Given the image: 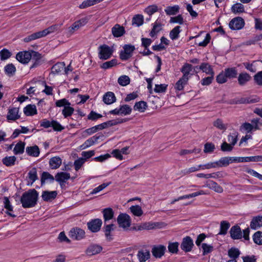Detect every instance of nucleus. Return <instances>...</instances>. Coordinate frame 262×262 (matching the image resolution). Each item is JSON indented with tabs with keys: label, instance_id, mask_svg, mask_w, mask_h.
<instances>
[{
	"label": "nucleus",
	"instance_id": "nucleus-5",
	"mask_svg": "<svg viewBox=\"0 0 262 262\" xmlns=\"http://www.w3.org/2000/svg\"><path fill=\"white\" fill-rule=\"evenodd\" d=\"M85 232L84 230L79 227L72 228L69 232V236L74 240L80 241L85 236Z\"/></svg>",
	"mask_w": 262,
	"mask_h": 262
},
{
	"label": "nucleus",
	"instance_id": "nucleus-31",
	"mask_svg": "<svg viewBox=\"0 0 262 262\" xmlns=\"http://www.w3.org/2000/svg\"><path fill=\"white\" fill-rule=\"evenodd\" d=\"M206 186L217 193H222L223 192V188L213 181H209L206 184Z\"/></svg>",
	"mask_w": 262,
	"mask_h": 262
},
{
	"label": "nucleus",
	"instance_id": "nucleus-34",
	"mask_svg": "<svg viewBox=\"0 0 262 262\" xmlns=\"http://www.w3.org/2000/svg\"><path fill=\"white\" fill-rule=\"evenodd\" d=\"M224 71L228 79H233L237 77V70L235 67L226 68Z\"/></svg>",
	"mask_w": 262,
	"mask_h": 262
},
{
	"label": "nucleus",
	"instance_id": "nucleus-46",
	"mask_svg": "<svg viewBox=\"0 0 262 262\" xmlns=\"http://www.w3.org/2000/svg\"><path fill=\"white\" fill-rule=\"evenodd\" d=\"M28 177L31 184L38 179L37 169L35 167L32 168L28 172Z\"/></svg>",
	"mask_w": 262,
	"mask_h": 262
},
{
	"label": "nucleus",
	"instance_id": "nucleus-29",
	"mask_svg": "<svg viewBox=\"0 0 262 262\" xmlns=\"http://www.w3.org/2000/svg\"><path fill=\"white\" fill-rule=\"evenodd\" d=\"M65 69L64 62H57L51 68V73L53 74H59Z\"/></svg>",
	"mask_w": 262,
	"mask_h": 262
},
{
	"label": "nucleus",
	"instance_id": "nucleus-44",
	"mask_svg": "<svg viewBox=\"0 0 262 262\" xmlns=\"http://www.w3.org/2000/svg\"><path fill=\"white\" fill-rule=\"evenodd\" d=\"M188 79L181 77L176 83L174 88L177 90L182 91L183 90L184 85L188 83Z\"/></svg>",
	"mask_w": 262,
	"mask_h": 262
},
{
	"label": "nucleus",
	"instance_id": "nucleus-21",
	"mask_svg": "<svg viewBox=\"0 0 262 262\" xmlns=\"http://www.w3.org/2000/svg\"><path fill=\"white\" fill-rule=\"evenodd\" d=\"M19 110L17 107H13L9 108L7 115V119L8 120L15 121L20 118V115L18 114Z\"/></svg>",
	"mask_w": 262,
	"mask_h": 262
},
{
	"label": "nucleus",
	"instance_id": "nucleus-20",
	"mask_svg": "<svg viewBox=\"0 0 262 262\" xmlns=\"http://www.w3.org/2000/svg\"><path fill=\"white\" fill-rule=\"evenodd\" d=\"M192 68L193 67L191 64L185 63L181 69V72L183 73L182 77L189 80L190 75H192V74H190Z\"/></svg>",
	"mask_w": 262,
	"mask_h": 262
},
{
	"label": "nucleus",
	"instance_id": "nucleus-61",
	"mask_svg": "<svg viewBox=\"0 0 262 262\" xmlns=\"http://www.w3.org/2000/svg\"><path fill=\"white\" fill-rule=\"evenodd\" d=\"M117 63V60L116 59H113L110 61H108L104 62L101 67L104 69H107L116 66Z\"/></svg>",
	"mask_w": 262,
	"mask_h": 262
},
{
	"label": "nucleus",
	"instance_id": "nucleus-57",
	"mask_svg": "<svg viewBox=\"0 0 262 262\" xmlns=\"http://www.w3.org/2000/svg\"><path fill=\"white\" fill-rule=\"evenodd\" d=\"M74 111L73 107L70 106V105L66 106L62 111V114L64 118H67L71 116Z\"/></svg>",
	"mask_w": 262,
	"mask_h": 262
},
{
	"label": "nucleus",
	"instance_id": "nucleus-38",
	"mask_svg": "<svg viewBox=\"0 0 262 262\" xmlns=\"http://www.w3.org/2000/svg\"><path fill=\"white\" fill-rule=\"evenodd\" d=\"M144 22L143 16L142 14H136L132 18V25L140 27Z\"/></svg>",
	"mask_w": 262,
	"mask_h": 262
},
{
	"label": "nucleus",
	"instance_id": "nucleus-62",
	"mask_svg": "<svg viewBox=\"0 0 262 262\" xmlns=\"http://www.w3.org/2000/svg\"><path fill=\"white\" fill-rule=\"evenodd\" d=\"M202 248L203 249V255L210 253L213 250V247L212 246L208 245L206 243L202 244Z\"/></svg>",
	"mask_w": 262,
	"mask_h": 262
},
{
	"label": "nucleus",
	"instance_id": "nucleus-23",
	"mask_svg": "<svg viewBox=\"0 0 262 262\" xmlns=\"http://www.w3.org/2000/svg\"><path fill=\"white\" fill-rule=\"evenodd\" d=\"M116 101V98L114 93L107 92L103 96V101L104 103L110 105Z\"/></svg>",
	"mask_w": 262,
	"mask_h": 262
},
{
	"label": "nucleus",
	"instance_id": "nucleus-25",
	"mask_svg": "<svg viewBox=\"0 0 262 262\" xmlns=\"http://www.w3.org/2000/svg\"><path fill=\"white\" fill-rule=\"evenodd\" d=\"M236 158V157H223L216 161L217 167L227 166L230 163L235 162L234 159Z\"/></svg>",
	"mask_w": 262,
	"mask_h": 262
},
{
	"label": "nucleus",
	"instance_id": "nucleus-48",
	"mask_svg": "<svg viewBox=\"0 0 262 262\" xmlns=\"http://www.w3.org/2000/svg\"><path fill=\"white\" fill-rule=\"evenodd\" d=\"M258 101V98H252L251 97H247V98H241L238 99L236 103L238 104H248V103H253Z\"/></svg>",
	"mask_w": 262,
	"mask_h": 262
},
{
	"label": "nucleus",
	"instance_id": "nucleus-63",
	"mask_svg": "<svg viewBox=\"0 0 262 262\" xmlns=\"http://www.w3.org/2000/svg\"><path fill=\"white\" fill-rule=\"evenodd\" d=\"M158 10L157 6L155 5L148 6L145 9L144 12L149 15L151 16L154 13L157 12Z\"/></svg>",
	"mask_w": 262,
	"mask_h": 262
},
{
	"label": "nucleus",
	"instance_id": "nucleus-6",
	"mask_svg": "<svg viewBox=\"0 0 262 262\" xmlns=\"http://www.w3.org/2000/svg\"><path fill=\"white\" fill-rule=\"evenodd\" d=\"M119 227L123 229L128 228L131 224L130 216L126 213L120 214L117 219Z\"/></svg>",
	"mask_w": 262,
	"mask_h": 262
},
{
	"label": "nucleus",
	"instance_id": "nucleus-39",
	"mask_svg": "<svg viewBox=\"0 0 262 262\" xmlns=\"http://www.w3.org/2000/svg\"><path fill=\"white\" fill-rule=\"evenodd\" d=\"M180 7L178 5L168 6L164 11L167 15H174L179 12Z\"/></svg>",
	"mask_w": 262,
	"mask_h": 262
},
{
	"label": "nucleus",
	"instance_id": "nucleus-19",
	"mask_svg": "<svg viewBox=\"0 0 262 262\" xmlns=\"http://www.w3.org/2000/svg\"><path fill=\"white\" fill-rule=\"evenodd\" d=\"M112 33L115 37H120L125 33V30L124 27L117 24L112 28Z\"/></svg>",
	"mask_w": 262,
	"mask_h": 262
},
{
	"label": "nucleus",
	"instance_id": "nucleus-56",
	"mask_svg": "<svg viewBox=\"0 0 262 262\" xmlns=\"http://www.w3.org/2000/svg\"><path fill=\"white\" fill-rule=\"evenodd\" d=\"M228 78L225 71L221 72L216 78V82L219 84H223L227 81Z\"/></svg>",
	"mask_w": 262,
	"mask_h": 262
},
{
	"label": "nucleus",
	"instance_id": "nucleus-52",
	"mask_svg": "<svg viewBox=\"0 0 262 262\" xmlns=\"http://www.w3.org/2000/svg\"><path fill=\"white\" fill-rule=\"evenodd\" d=\"M231 11L234 13H241L244 12V6L241 3H236L231 7Z\"/></svg>",
	"mask_w": 262,
	"mask_h": 262
},
{
	"label": "nucleus",
	"instance_id": "nucleus-35",
	"mask_svg": "<svg viewBox=\"0 0 262 262\" xmlns=\"http://www.w3.org/2000/svg\"><path fill=\"white\" fill-rule=\"evenodd\" d=\"M24 114L27 116H33L37 114V110L35 105L29 104L24 108Z\"/></svg>",
	"mask_w": 262,
	"mask_h": 262
},
{
	"label": "nucleus",
	"instance_id": "nucleus-59",
	"mask_svg": "<svg viewBox=\"0 0 262 262\" xmlns=\"http://www.w3.org/2000/svg\"><path fill=\"white\" fill-rule=\"evenodd\" d=\"M12 53L7 49H3L0 51V57L1 60H5L9 58Z\"/></svg>",
	"mask_w": 262,
	"mask_h": 262
},
{
	"label": "nucleus",
	"instance_id": "nucleus-13",
	"mask_svg": "<svg viewBox=\"0 0 262 262\" xmlns=\"http://www.w3.org/2000/svg\"><path fill=\"white\" fill-rule=\"evenodd\" d=\"M102 250V247L100 245L92 244L86 248L85 253L88 256H92L100 253Z\"/></svg>",
	"mask_w": 262,
	"mask_h": 262
},
{
	"label": "nucleus",
	"instance_id": "nucleus-53",
	"mask_svg": "<svg viewBox=\"0 0 262 262\" xmlns=\"http://www.w3.org/2000/svg\"><path fill=\"white\" fill-rule=\"evenodd\" d=\"M57 25H53L40 32L41 33L42 37H43L48 34H49L55 32L56 30H57Z\"/></svg>",
	"mask_w": 262,
	"mask_h": 262
},
{
	"label": "nucleus",
	"instance_id": "nucleus-22",
	"mask_svg": "<svg viewBox=\"0 0 262 262\" xmlns=\"http://www.w3.org/2000/svg\"><path fill=\"white\" fill-rule=\"evenodd\" d=\"M103 136L102 134L100 135H98L97 134L94 136L86 140L81 146L83 147V148H88L94 144L99 139L103 138Z\"/></svg>",
	"mask_w": 262,
	"mask_h": 262
},
{
	"label": "nucleus",
	"instance_id": "nucleus-36",
	"mask_svg": "<svg viewBox=\"0 0 262 262\" xmlns=\"http://www.w3.org/2000/svg\"><path fill=\"white\" fill-rule=\"evenodd\" d=\"M4 205L5 208H6L7 210V211L6 212V213L10 216L15 217L16 216L15 215L9 212L13 211V207L11 205L8 198L6 196H5L4 198Z\"/></svg>",
	"mask_w": 262,
	"mask_h": 262
},
{
	"label": "nucleus",
	"instance_id": "nucleus-2",
	"mask_svg": "<svg viewBox=\"0 0 262 262\" xmlns=\"http://www.w3.org/2000/svg\"><path fill=\"white\" fill-rule=\"evenodd\" d=\"M114 52L113 47L103 44L98 47V57L100 59L107 60L112 55Z\"/></svg>",
	"mask_w": 262,
	"mask_h": 262
},
{
	"label": "nucleus",
	"instance_id": "nucleus-49",
	"mask_svg": "<svg viewBox=\"0 0 262 262\" xmlns=\"http://www.w3.org/2000/svg\"><path fill=\"white\" fill-rule=\"evenodd\" d=\"M253 242L258 245H262V231H256L252 236Z\"/></svg>",
	"mask_w": 262,
	"mask_h": 262
},
{
	"label": "nucleus",
	"instance_id": "nucleus-54",
	"mask_svg": "<svg viewBox=\"0 0 262 262\" xmlns=\"http://www.w3.org/2000/svg\"><path fill=\"white\" fill-rule=\"evenodd\" d=\"M5 72L9 76L14 74L16 72V68L12 63H9L5 67Z\"/></svg>",
	"mask_w": 262,
	"mask_h": 262
},
{
	"label": "nucleus",
	"instance_id": "nucleus-7",
	"mask_svg": "<svg viewBox=\"0 0 262 262\" xmlns=\"http://www.w3.org/2000/svg\"><path fill=\"white\" fill-rule=\"evenodd\" d=\"M245 25V21L241 17H236L232 19L229 23V28L233 30L242 29Z\"/></svg>",
	"mask_w": 262,
	"mask_h": 262
},
{
	"label": "nucleus",
	"instance_id": "nucleus-8",
	"mask_svg": "<svg viewBox=\"0 0 262 262\" xmlns=\"http://www.w3.org/2000/svg\"><path fill=\"white\" fill-rule=\"evenodd\" d=\"M194 247L193 241L191 237L187 236L182 239L181 249L185 252H190Z\"/></svg>",
	"mask_w": 262,
	"mask_h": 262
},
{
	"label": "nucleus",
	"instance_id": "nucleus-14",
	"mask_svg": "<svg viewBox=\"0 0 262 262\" xmlns=\"http://www.w3.org/2000/svg\"><path fill=\"white\" fill-rule=\"evenodd\" d=\"M88 23V19L86 17H83L80 19L76 21L73 25L69 27L68 31L71 34L73 33L75 31L78 30L80 27L84 26Z\"/></svg>",
	"mask_w": 262,
	"mask_h": 262
},
{
	"label": "nucleus",
	"instance_id": "nucleus-15",
	"mask_svg": "<svg viewBox=\"0 0 262 262\" xmlns=\"http://www.w3.org/2000/svg\"><path fill=\"white\" fill-rule=\"evenodd\" d=\"M234 162L237 163L249 162H261L262 161V156H255L246 157H236L234 159Z\"/></svg>",
	"mask_w": 262,
	"mask_h": 262
},
{
	"label": "nucleus",
	"instance_id": "nucleus-43",
	"mask_svg": "<svg viewBox=\"0 0 262 262\" xmlns=\"http://www.w3.org/2000/svg\"><path fill=\"white\" fill-rule=\"evenodd\" d=\"M147 107V103L143 101H140L139 102H137L135 103L134 109L135 110H137L140 112H144L146 108Z\"/></svg>",
	"mask_w": 262,
	"mask_h": 262
},
{
	"label": "nucleus",
	"instance_id": "nucleus-60",
	"mask_svg": "<svg viewBox=\"0 0 262 262\" xmlns=\"http://www.w3.org/2000/svg\"><path fill=\"white\" fill-rule=\"evenodd\" d=\"M257 61H253L252 63L249 62H244L243 64L245 68L251 72L255 73L256 72L257 69L255 68V63Z\"/></svg>",
	"mask_w": 262,
	"mask_h": 262
},
{
	"label": "nucleus",
	"instance_id": "nucleus-17",
	"mask_svg": "<svg viewBox=\"0 0 262 262\" xmlns=\"http://www.w3.org/2000/svg\"><path fill=\"white\" fill-rule=\"evenodd\" d=\"M230 234L233 239H239L242 237V232L241 228L237 225L232 226L230 230Z\"/></svg>",
	"mask_w": 262,
	"mask_h": 262
},
{
	"label": "nucleus",
	"instance_id": "nucleus-28",
	"mask_svg": "<svg viewBox=\"0 0 262 262\" xmlns=\"http://www.w3.org/2000/svg\"><path fill=\"white\" fill-rule=\"evenodd\" d=\"M27 154L32 157H37L40 154V150L38 146H28L26 149Z\"/></svg>",
	"mask_w": 262,
	"mask_h": 262
},
{
	"label": "nucleus",
	"instance_id": "nucleus-51",
	"mask_svg": "<svg viewBox=\"0 0 262 262\" xmlns=\"http://www.w3.org/2000/svg\"><path fill=\"white\" fill-rule=\"evenodd\" d=\"M181 32L180 27L176 26L171 30L169 33L170 38L172 40H176L179 37V34Z\"/></svg>",
	"mask_w": 262,
	"mask_h": 262
},
{
	"label": "nucleus",
	"instance_id": "nucleus-11",
	"mask_svg": "<svg viewBox=\"0 0 262 262\" xmlns=\"http://www.w3.org/2000/svg\"><path fill=\"white\" fill-rule=\"evenodd\" d=\"M166 250V247L164 245H154L152 248L151 253L155 258H160L164 255Z\"/></svg>",
	"mask_w": 262,
	"mask_h": 262
},
{
	"label": "nucleus",
	"instance_id": "nucleus-45",
	"mask_svg": "<svg viewBox=\"0 0 262 262\" xmlns=\"http://www.w3.org/2000/svg\"><path fill=\"white\" fill-rule=\"evenodd\" d=\"M42 35L40 31L34 33L31 35H28V36L25 37L23 39V40L25 42H28L32 40H34L40 38H41Z\"/></svg>",
	"mask_w": 262,
	"mask_h": 262
},
{
	"label": "nucleus",
	"instance_id": "nucleus-42",
	"mask_svg": "<svg viewBox=\"0 0 262 262\" xmlns=\"http://www.w3.org/2000/svg\"><path fill=\"white\" fill-rule=\"evenodd\" d=\"M162 25L160 23H159L158 20H157L154 24L152 28L149 33V35L151 37H154L155 36L157 33H158L161 30Z\"/></svg>",
	"mask_w": 262,
	"mask_h": 262
},
{
	"label": "nucleus",
	"instance_id": "nucleus-18",
	"mask_svg": "<svg viewBox=\"0 0 262 262\" xmlns=\"http://www.w3.org/2000/svg\"><path fill=\"white\" fill-rule=\"evenodd\" d=\"M250 227L253 230H257L262 227V215H257L252 217Z\"/></svg>",
	"mask_w": 262,
	"mask_h": 262
},
{
	"label": "nucleus",
	"instance_id": "nucleus-32",
	"mask_svg": "<svg viewBox=\"0 0 262 262\" xmlns=\"http://www.w3.org/2000/svg\"><path fill=\"white\" fill-rule=\"evenodd\" d=\"M150 252L147 250H139L137 256L140 262H145L150 258Z\"/></svg>",
	"mask_w": 262,
	"mask_h": 262
},
{
	"label": "nucleus",
	"instance_id": "nucleus-12",
	"mask_svg": "<svg viewBox=\"0 0 262 262\" xmlns=\"http://www.w3.org/2000/svg\"><path fill=\"white\" fill-rule=\"evenodd\" d=\"M237 78L238 84L241 86H245L252 79L251 75L246 72L239 73Z\"/></svg>",
	"mask_w": 262,
	"mask_h": 262
},
{
	"label": "nucleus",
	"instance_id": "nucleus-4",
	"mask_svg": "<svg viewBox=\"0 0 262 262\" xmlns=\"http://www.w3.org/2000/svg\"><path fill=\"white\" fill-rule=\"evenodd\" d=\"M132 107L127 104L120 105L119 107L110 111V114L115 115L126 116L131 114Z\"/></svg>",
	"mask_w": 262,
	"mask_h": 262
},
{
	"label": "nucleus",
	"instance_id": "nucleus-9",
	"mask_svg": "<svg viewBox=\"0 0 262 262\" xmlns=\"http://www.w3.org/2000/svg\"><path fill=\"white\" fill-rule=\"evenodd\" d=\"M102 222L101 219H95L91 220L87 223L88 229L92 232H98L102 226Z\"/></svg>",
	"mask_w": 262,
	"mask_h": 262
},
{
	"label": "nucleus",
	"instance_id": "nucleus-3",
	"mask_svg": "<svg viewBox=\"0 0 262 262\" xmlns=\"http://www.w3.org/2000/svg\"><path fill=\"white\" fill-rule=\"evenodd\" d=\"M123 49L120 52L119 57L122 61H126L133 56L135 47L130 44H126L124 45Z\"/></svg>",
	"mask_w": 262,
	"mask_h": 262
},
{
	"label": "nucleus",
	"instance_id": "nucleus-37",
	"mask_svg": "<svg viewBox=\"0 0 262 262\" xmlns=\"http://www.w3.org/2000/svg\"><path fill=\"white\" fill-rule=\"evenodd\" d=\"M16 158L14 156H7L2 159L4 165L7 167L12 166L15 165Z\"/></svg>",
	"mask_w": 262,
	"mask_h": 262
},
{
	"label": "nucleus",
	"instance_id": "nucleus-30",
	"mask_svg": "<svg viewBox=\"0 0 262 262\" xmlns=\"http://www.w3.org/2000/svg\"><path fill=\"white\" fill-rule=\"evenodd\" d=\"M102 213L105 224H106L107 221L112 219L114 217V212L111 208L104 209L102 211Z\"/></svg>",
	"mask_w": 262,
	"mask_h": 262
},
{
	"label": "nucleus",
	"instance_id": "nucleus-1",
	"mask_svg": "<svg viewBox=\"0 0 262 262\" xmlns=\"http://www.w3.org/2000/svg\"><path fill=\"white\" fill-rule=\"evenodd\" d=\"M38 193L35 189H31L23 193L20 201L22 207L29 208L34 207L37 204Z\"/></svg>",
	"mask_w": 262,
	"mask_h": 262
},
{
	"label": "nucleus",
	"instance_id": "nucleus-24",
	"mask_svg": "<svg viewBox=\"0 0 262 262\" xmlns=\"http://www.w3.org/2000/svg\"><path fill=\"white\" fill-rule=\"evenodd\" d=\"M56 191H43L42 193L41 197L42 200L46 202L51 201L54 199L57 196Z\"/></svg>",
	"mask_w": 262,
	"mask_h": 262
},
{
	"label": "nucleus",
	"instance_id": "nucleus-16",
	"mask_svg": "<svg viewBox=\"0 0 262 262\" xmlns=\"http://www.w3.org/2000/svg\"><path fill=\"white\" fill-rule=\"evenodd\" d=\"M70 178V174L64 172H58L55 176V180L59 183L61 187L64 185L66 181L69 180Z\"/></svg>",
	"mask_w": 262,
	"mask_h": 262
},
{
	"label": "nucleus",
	"instance_id": "nucleus-64",
	"mask_svg": "<svg viewBox=\"0 0 262 262\" xmlns=\"http://www.w3.org/2000/svg\"><path fill=\"white\" fill-rule=\"evenodd\" d=\"M253 79L258 85L262 86V71L257 72L254 76Z\"/></svg>",
	"mask_w": 262,
	"mask_h": 262
},
{
	"label": "nucleus",
	"instance_id": "nucleus-50",
	"mask_svg": "<svg viewBox=\"0 0 262 262\" xmlns=\"http://www.w3.org/2000/svg\"><path fill=\"white\" fill-rule=\"evenodd\" d=\"M130 210L134 215L137 216H140L143 213L142 209L139 205L132 206L130 207Z\"/></svg>",
	"mask_w": 262,
	"mask_h": 262
},
{
	"label": "nucleus",
	"instance_id": "nucleus-41",
	"mask_svg": "<svg viewBox=\"0 0 262 262\" xmlns=\"http://www.w3.org/2000/svg\"><path fill=\"white\" fill-rule=\"evenodd\" d=\"M25 143L22 141L18 142L13 149V152L15 155L22 154L24 152Z\"/></svg>",
	"mask_w": 262,
	"mask_h": 262
},
{
	"label": "nucleus",
	"instance_id": "nucleus-33",
	"mask_svg": "<svg viewBox=\"0 0 262 262\" xmlns=\"http://www.w3.org/2000/svg\"><path fill=\"white\" fill-rule=\"evenodd\" d=\"M199 69L207 75H214V72L212 67L208 63H202L199 66Z\"/></svg>",
	"mask_w": 262,
	"mask_h": 262
},
{
	"label": "nucleus",
	"instance_id": "nucleus-58",
	"mask_svg": "<svg viewBox=\"0 0 262 262\" xmlns=\"http://www.w3.org/2000/svg\"><path fill=\"white\" fill-rule=\"evenodd\" d=\"M118 82L121 86H126L129 83L130 79L126 75H122L119 77Z\"/></svg>",
	"mask_w": 262,
	"mask_h": 262
},
{
	"label": "nucleus",
	"instance_id": "nucleus-47",
	"mask_svg": "<svg viewBox=\"0 0 262 262\" xmlns=\"http://www.w3.org/2000/svg\"><path fill=\"white\" fill-rule=\"evenodd\" d=\"M230 223L227 221H223L221 222L220 224V231L219 232V234L221 235H225L227 232L228 229L230 227Z\"/></svg>",
	"mask_w": 262,
	"mask_h": 262
},
{
	"label": "nucleus",
	"instance_id": "nucleus-27",
	"mask_svg": "<svg viewBox=\"0 0 262 262\" xmlns=\"http://www.w3.org/2000/svg\"><path fill=\"white\" fill-rule=\"evenodd\" d=\"M62 163V160L59 157H54L49 160V165L51 169H56L58 168Z\"/></svg>",
	"mask_w": 262,
	"mask_h": 262
},
{
	"label": "nucleus",
	"instance_id": "nucleus-40",
	"mask_svg": "<svg viewBox=\"0 0 262 262\" xmlns=\"http://www.w3.org/2000/svg\"><path fill=\"white\" fill-rule=\"evenodd\" d=\"M55 180V178L48 172L44 171L42 173L40 179L41 185H43L47 180H49L50 183H53Z\"/></svg>",
	"mask_w": 262,
	"mask_h": 262
},
{
	"label": "nucleus",
	"instance_id": "nucleus-55",
	"mask_svg": "<svg viewBox=\"0 0 262 262\" xmlns=\"http://www.w3.org/2000/svg\"><path fill=\"white\" fill-rule=\"evenodd\" d=\"M228 254L230 258H233L232 259L236 260V258L239 256L240 252L237 248H231L228 250Z\"/></svg>",
	"mask_w": 262,
	"mask_h": 262
},
{
	"label": "nucleus",
	"instance_id": "nucleus-10",
	"mask_svg": "<svg viewBox=\"0 0 262 262\" xmlns=\"http://www.w3.org/2000/svg\"><path fill=\"white\" fill-rule=\"evenodd\" d=\"M16 59L23 64L28 63L32 59L31 53L27 51L19 52L16 54Z\"/></svg>",
	"mask_w": 262,
	"mask_h": 262
},
{
	"label": "nucleus",
	"instance_id": "nucleus-26",
	"mask_svg": "<svg viewBox=\"0 0 262 262\" xmlns=\"http://www.w3.org/2000/svg\"><path fill=\"white\" fill-rule=\"evenodd\" d=\"M115 227V225L113 224H106L104 223L103 230L106 238L109 241H111L113 239L111 232L114 230Z\"/></svg>",
	"mask_w": 262,
	"mask_h": 262
}]
</instances>
